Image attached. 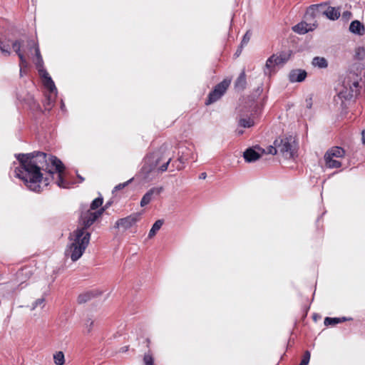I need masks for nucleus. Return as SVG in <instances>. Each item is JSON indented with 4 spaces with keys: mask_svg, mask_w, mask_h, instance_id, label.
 Here are the masks:
<instances>
[{
    "mask_svg": "<svg viewBox=\"0 0 365 365\" xmlns=\"http://www.w3.org/2000/svg\"><path fill=\"white\" fill-rule=\"evenodd\" d=\"M18 160L22 165V170L16 169V176L21 178L32 190L39 191L42 181L41 168H43V163H46L45 170L52 174L54 172L61 173L64 167L61 161L52 155L44 153L34 154L19 155Z\"/></svg>",
    "mask_w": 365,
    "mask_h": 365,
    "instance_id": "1",
    "label": "nucleus"
},
{
    "mask_svg": "<svg viewBox=\"0 0 365 365\" xmlns=\"http://www.w3.org/2000/svg\"><path fill=\"white\" fill-rule=\"evenodd\" d=\"M70 243L66 255L73 262L78 260L85 252L90 241V233L83 228H77L69 237Z\"/></svg>",
    "mask_w": 365,
    "mask_h": 365,
    "instance_id": "2",
    "label": "nucleus"
},
{
    "mask_svg": "<svg viewBox=\"0 0 365 365\" xmlns=\"http://www.w3.org/2000/svg\"><path fill=\"white\" fill-rule=\"evenodd\" d=\"M170 160L171 158L166 155L165 152L158 151L145 158L142 171L145 175L153 171L164 172L167 170Z\"/></svg>",
    "mask_w": 365,
    "mask_h": 365,
    "instance_id": "3",
    "label": "nucleus"
},
{
    "mask_svg": "<svg viewBox=\"0 0 365 365\" xmlns=\"http://www.w3.org/2000/svg\"><path fill=\"white\" fill-rule=\"evenodd\" d=\"M28 46L29 47V49L31 50L32 48L35 51V54L36 57V64L39 68L38 71L40 73L41 76L43 78V82L44 86L51 92H55L56 91L55 84L51 77L48 76V73L43 69L42 67V58L40 54L39 48L38 47V45L34 42V41H29L28 43Z\"/></svg>",
    "mask_w": 365,
    "mask_h": 365,
    "instance_id": "4",
    "label": "nucleus"
},
{
    "mask_svg": "<svg viewBox=\"0 0 365 365\" xmlns=\"http://www.w3.org/2000/svg\"><path fill=\"white\" fill-rule=\"evenodd\" d=\"M274 145L279 153L287 159L294 158L296 155L295 141L292 137H284L274 140Z\"/></svg>",
    "mask_w": 365,
    "mask_h": 365,
    "instance_id": "5",
    "label": "nucleus"
},
{
    "mask_svg": "<svg viewBox=\"0 0 365 365\" xmlns=\"http://www.w3.org/2000/svg\"><path fill=\"white\" fill-rule=\"evenodd\" d=\"M345 151L339 147L331 148L324 155L326 165L329 168H338L341 163L336 160L344 156Z\"/></svg>",
    "mask_w": 365,
    "mask_h": 365,
    "instance_id": "6",
    "label": "nucleus"
},
{
    "mask_svg": "<svg viewBox=\"0 0 365 365\" xmlns=\"http://www.w3.org/2000/svg\"><path fill=\"white\" fill-rule=\"evenodd\" d=\"M231 83L230 79H225L217 84L215 89L210 93L207 105L211 104L217 101L225 93Z\"/></svg>",
    "mask_w": 365,
    "mask_h": 365,
    "instance_id": "7",
    "label": "nucleus"
},
{
    "mask_svg": "<svg viewBox=\"0 0 365 365\" xmlns=\"http://www.w3.org/2000/svg\"><path fill=\"white\" fill-rule=\"evenodd\" d=\"M104 210V208H101L96 211H93L89 209L83 212L81 218V221L83 225V228L86 230L92 225L93 222L103 213Z\"/></svg>",
    "mask_w": 365,
    "mask_h": 365,
    "instance_id": "8",
    "label": "nucleus"
},
{
    "mask_svg": "<svg viewBox=\"0 0 365 365\" xmlns=\"http://www.w3.org/2000/svg\"><path fill=\"white\" fill-rule=\"evenodd\" d=\"M140 219V214L134 213L126 217L118 220L115 223L116 228L128 230L133 226Z\"/></svg>",
    "mask_w": 365,
    "mask_h": 365,
    "instance_id": "9",
    "label": "nucleus"
},
{
    "mask_svg": "<svg viewBox=\"0 0 365 365\" xmlns=\"http://www.w3.org/2000/svg\"><path fill=\"white\" fill-rule=\"evenodd\" d=\"M264 149L259 146H255L246 150V151L244 153V158L247 162H253L261 158L264 154Z\"/></svg>",
    "mask_w": 365,
    "mask_h": 365,
    "instance_id": "10",
    "label": "nucleus"
},
{
    "mask_svg": "<svg viewBox=\"0 0 365 365\" xmlns=\"http://www.w3.org/2000/svg\"><path fill=\"white\" fill-rule=\"evenodd\" d=\"M289 57V54L279 53V55H272L270 56L266 63V67L269 69L274 68L276 66L283 64Z\"/></svg>",
    "mask_w": 365,
    "mask_h": 365,
    "instance_id": "11",
    "label": "nucleus"
},
{
    "mask_svg": "<svg viewBox=\"0 0 365 365\" xmlns=\"http://www.w3.org/2000/svg\"><path fill=\"white\" fill-rule=\"evenodd\" d=\"M349 31L354 34L362 36L365 33V27L359 21H354L349 26Z\"/></svg>",
    "mask_w": 365,
    "mask_h": 365,
    "instance_id": "12",
    "label": "nucleus"
},
{
    "mask_svg": "<svg viewBox=\"0 0 365 365\" xmlns=\"http://www.w3.org/2000/svg\"><path fill=\"white\" fill-rule=\"evenodd\" d=\"M162 190V188L154 187L150 189L145 195L143 197L140 201V205L142 207L148 205L153 199V195H159Z\"/></svg>",
    "mask_w": 365,
    "mask_h": 365,
    "instance_id": "13",
    "label": "nucleus"
},
{
    "mask_svg": "<svg viewBox=\"0 0 365 365\" xmlns=\"http://www.w3.org/2000/svg\"><path fill=\"white\" fill-rule=\"evenodd\" d=\"M307 73L303 70H294L289 73V80L292 82H301L305 79Z\"/></svg>",
    "mask_w": 365,
    "mask_h": 365,
    "instance_id": "14",
    "label": "nucleus"
},
{
    "mask_svg": "<svg viewBox=\"0 0 365 365\" xmlns=\"http://www.w3.org/2000/svg\"><path fill=\"white\" fill-rule=\"evenodd\" d=\"M314 25H309L306 22H301L293 27V30L299 34H304L309 31H312L314 29Z\"/></svg>",
    "mask_w": 365,
    "mask_h": 365,
    "instance_id": "15",
    "label": "nucleus"
},
{
    "mask_svg": "<svg viewBox=\"0 0 365 365\" xmlns=\"http://www.w3.org/2000/svg\"><path fill=\"white\" fill-rule=\"evenodd\" d=\"M358 82L357 81H354L353 82V86L354 88V89L351 87V91H340L339 93V96L341 98H343L344 99H349L351 98H352L354 96V93H356L357 92V87H358Z\"/></svg>",
    "mask_w": 365,
    "mask_h": 365,
    "instance_id": "16",
    "label": "nucleus"
},
{
    "mask_svg": "<svg viewBox=\"0 0 365 365\" xmlns=\"http://www.w3.org/2000/svg\"><path fill=\"white\" fill-rule=\"evenodd\" d=\"M324 14L331 20H336L340 16V11L339 9H336L334 7H328Z\"/></svg>",
    "mask_w": 365,
    "mask_h": 365,
    "instance_id": "17",
    "label": "nucleus"
},
{
    "mask_svg": "<svg viewBox=\"0 0 365 365\" xmlns=\"http://www.w3.org/2000/svg\"><path fill=\"white\" fill-rule=\"evenodd\" d=\"M93 294L91 292H84L79 294L77 297V302L78 304H83L92 299Z\"/></svg>",
    "mask_w": 365,
    "mask_h": 365,
    "instance_id": "18",
    "label": "nucleus"
},
{
    "mask_svg": "<svg viewBox=\"0 0 365 365\" xmlns=\"http://www.w3.org/2000/svg\"><path fill=\"white\" fill-rule=\"evenodd\" d=\"M163 224V220H157L153 225L152 228L150 229V232H149V235H148V237L150 238H152L153 236H155V235L156 234V232L160 229V227H162Z\"/></svg>",
    "mask_w": 365,
    "mask_h": 365,
    "instance_id": "19",
    "label": "nucleus"
},
{
    "mask_svg": "<svg viewBox=\"0 0 365 365\" xmlns=\"http://www.w3.org/2000/svg\"><path fill=\"white\" fill-rule=\"evenodd\" d=\"M312 64L314 66L319 68H326L327 66V61L323 57H315L312 61Z\"/></svg>",
    "mask_w": 365,
    "mask_h": 365,
    "instance_id": "20",
    "label": "nucleus"
},
{
    "mask_svg": "<svg viewBox=\"0 0 365 365\" xmlns=\"http://www.w3.org/2000/svg\"><path fill=\"white\" fill-rule=\"evenodd\" d=\"M13 48L14 49V51H16V53L18 54L19 58H20V61H21V63H26V58L24 56V54L21 52V45H20V43L18 42V41H15L13 43Z\"/></svg>",
    "mask_w": 365,
    "mask_h": 365,
    "instance_id": "21",
    "label": "nucleus"
},
{
    "mask_svg": "<svg viewBox=\"0 0 365 365\" xmlns=\"http://www.w3.org/2000/svg\"><path fill=\"white\" fill-rule=\"evenodd\" d=\"M54 363L56 365H63L65 362L64 354L62 351H58L53 354Z\"/></svg>",
    "mask_w": 365,
    "mask_h": 365,
    "instance_id": "22",
    "label": "nucleus"
},
{
    "mask_svg": "<svg viewBox=\"0 0 365 365\" xmlns=\"http://www.w3.org/2000/svg\"><path fill=\"white\" fill-rule=\"evenodd\" d=\"M245 84H246V76H245V72L243 71L239 76V77L235 83V86L237 88H243L245 86Z\"/></svg>",
    "mask_w": 365,
    "mask_h": 365,
    "instance_id": "23",
    "label": "nucleus"
},
{
    "mask_svg": "<svg viewBox=\"0 0 365 365\" xmlns=\"http://www.w3.org/2000/svg\"><path fill=\"white\" fill-rule=\"evenodd\" d=\"M103 201V200L102 197H98V198L95 199L92 202L90 209L93 211H96L98 210H100L101 208H103L102 207Z\"/></svg>",
    "mask_w": 365,
    "mask_h": 365,
    "instance_id": "24",
    "label": "nucleus"
},
{
    "mask_svg": "<svg viewBox=\"0 0 365 365\" xmlns=\"http://www.w3.org/2000/svg\"><path fill=\"white\" fill-rule=\"evenodd\" d=\"M240 124L244 128H250L254 125V121L251 118H243L240 120Z\"/></svg>",
    "mask_w": 365,
    "mask_h": 365,
    "instance_id": "25",
    "label": "nucleus"
},
{
    "mask_svg": "<svg viewBox=\"0 0 365 365\" xmlns=\"http://www.w3.org/2000/svg\"><path fill=\"white\" fill-rule=\"evenodd\" d=\"M344 319L327 317L324 320L325 325H334L344 321Z\"/></svg>",
    "mask_w": 365,
    "mask_h": 365,
    "instance_id": "26",
    "label": "nucleus"
},
{
    "mask_svg": "<svg viewBox=\"0 0 365 365\" xmlns=\"http://www.w3.org/2000/svg\"><path fill=\"white\" fill-rule=\"evenodd\" d=\"M145 365H154V359L150 353L145 354L143 356Z\"/></svg>",
    "mask_w": 365,
    "mask_h": 365,
    "instance_id": "27",
    "label": "nucleus"
},
{
    "mask_svg": "<svg viewBox=\"0 0 365 365\" xmlns=\"http://www.w3.org/2000/svg\"><path fill=\"white\" fill-rule=\"evenodd\" d=\"M45 302V299L43 297H40L37 299L32 304V309H35L36 308L43 307Z\"/></svg>",
    "mask_w": 365,
    "mask_h": 365,
    "instance_id": "28",
    "label": "nucleus"
},
{
    "mask_svg": "<svg viewBox=\"0 0 365 365\" xmlns=\"http://www.w3.org/2000/svg\"><path fill=\"white\" fill-rule=\"evenodd\" d=\"M309 359H310V353L309 351H306L299 365H308Z\"/></svg>",
    "mask_w": 365,
    "mask_h": 365,
    "instance_id": "29",
    "label": "nucleus"
},
{
    "mask_svg": "<svg viewBox=\"0 0 365 365\" xmlns=\"http://www.w3.org/2000/svg\"><path fill=\"white\" fill-rule=\"evenodd\" d=\"M133 179H130L129 180H128L127 182H123V183H120L118 185H116L115 187H114V190H113V192H116V191H118V190H120L123 188H125L127 185H128V184L132 181Z\"/></svg>",
    "mask_w": 365,
    "mask_h": 365,
    "instance_id": "30",
    "label": "nucleus"
},
{
    "mask_svg": "<svg viewBox=\"0 0 365 365\" xmlns=\"http://www.w3.org/2000/svg\"><path fill=\"white\" fill-rule=\"evenodd\" d=\"M277 151H278V149L275 145L274 146L269 145L267 148V150H265L264 154L276 155L277 153Z\"/></svg>",
    "mask_w": 365,
    "mask_h": 365,
    "instance_id": "31",
    "label": "nucleus"
},
{
    "mask_svg": "<svg viewBox=\"0 0 365 365\" xmlns=\"http://www.w3.org/2000/svg\"><path fill=\"white\" fill-rule=\"evenodd\" d=\"M85 325L88 328V331H90L93 325V321L91 319H88L86 320Z\"/></svg>",
    "mask_w": 365,
    "mask_h": 365,
    "instance_id": "32",
    "label": "nucleus"
},
{
    "mask_svg": "<svg viewBox=\"0 0 365 365\" xmlns=\"http://www.w3.org/2000/svg\"><path fill=\"white\" fill-rule=\"evenodd\" d=\"M342 16L344 18L349 19L351 16V13L350 11H345L343 13Z\"/></svg>",
    "mask_w": 365,
    "mask_h": 365,
    "instance_id": "33",
    "label": "nucleus"
},
{
    "mask_svg": "<svg viewBox=\"0 0 365 365\" xmlns=\"http://www.w3.org/2000/svg\"><path fill=\"white\" fill-rule=\"evenodd\" d=\"M362 139L363 142L365 143V130L362 132Z\"/></svg>",
    "mask_w": 365,
    "mask_h": 365,
    "instance_id": "34",
    "label": "nucleus"
}]
</instances>
